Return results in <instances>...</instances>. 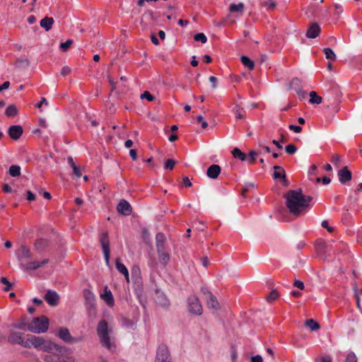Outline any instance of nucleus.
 <instances>
[{
	"instance_id": "f257e3e1",
	"label": "nucleus",
	"mask_w": 362,
	"mask_h": 362,
	"mask_svg": "<svg viewBox=\"0 0 362 362\" xmlns=\"http://www.w3.org/2000/svg\"><path fill=\"white\" fill-rule=\"evenodd\" d=\"M284 197L286 199V206L292 215L299 216L306 211L301 189H290L284 194Z\"/></svg>"
},
{
	"instance_id": "f03ea898",
	"label": "nucleus",
	"mask_w": 362,
	"mask_h": 362,
	"mask_svg": "<svg viewBox=\"0 0 362 362\" xmlns=\"http://www.w3.org/2000/svg\"><path fill=\"white\" fill-rule=\"evenodd\" d=\"M23 347L30 349L32 347L43 351H59L60 349L62 350L60 348V346L49 341L45 340L42 337H37L32 334H28V338L25 341V344H23Z\"/></svg>"
},
{
	"instance_id": "7ed1b4c3",
	"label": "nucleus",
	"mask_w": 362,
	"mask_h": 362,
	"mask_svg": "<svg viewBox=\"0 0 362 362\" xmlns=\"http://www.w3.org/2000/svg\"><path fill=\"white\" fill-rule=\"evenodd\" d=\"M97 333L102 345L107 349L112 351L115 349V345L110 341L108 332V325L106 320H102L98 322L97 326Z\"/></svg>"
},
{
	"instance_id": "20e7f679",
	"label": "nucleus",
	"mask_w": 362,
	"mask_h": 362,
	"mask_svg": "<svg viewBox=\"0 0 362 362\" xmlns=\"http://www.w3.org/2000/svg\"><path fill=\"white\" fill-rule=\"evenodd\" d=\"M49 327V320L47 317L42 315L35 317L28 324V330L33 333H44Z\"/></svg>"
},
{
	"instance_id": "39448f33",
	"label": "nucleus",
	"mask_w": 362,
	"mask_h": 362,
	"mask_svg": "<svg viewBox=\"0 0 362 362\" xmlns=\"http://www.w3.org/2000/svg\"><path fill=\"white\" fill-rule=\"evenodd\" d=\"M187 310L194 315H201L203 308L199 298L196 295H191L187 298Z\"/></svg>"
},
{
	"instance_id": "423d86ee",
	"label": "nucleus",
	"mask_w": 362,
	"mask_h": 362,
	"mask_svg": "<svg viewBox=\"0 0 362 362\" xmlns=\"http://www.w3.org/2000/svg\"><path fill=\"white\" fill-rule=\"evenodd\" d=\"M60 348L62 349H60L59 351H47L46 354L44 356V360L46 362H66L65 360V354L66 353L67 350L66 347L61 346Z\"/></svg>"
},
{
	"instance_id": "0eeeda50",
	"label": "nucleus",
	"mask_w": 362,
	"mask_h": 362,
	"mask_svg": "<svg viewBox=\"0 0 362 362\" xmlns=\"http://www.w3.org/2000/svg\"><path fill=\"white\" fill-rule=\"evenodd\" d=\"M315 250L317 255L323 260H327L330 257L332 245H329L325 241L320 240L315 244Z\"/></svg>"
},
{
	"instance_id": "6e6552de",
	"label": "nucleus",
	"mask_w": 362,
	"mask_h": 362,
	"mask_svg": "<svg viewBox=\"0 0 362 362\" xmlns=\"http://www.w3.org/2000/svg\"><path fill=\"white\" fill-rule=\"evenodd\" d=\"M155 362H172L168 348L165 344H160L158 347Z\"/></svg>"
},
{
	"instance_id": "1a4fd4ad",
	"label": "nucleus",
	"mask_w": 362,
	"mask_h": 362,
	"mask_svg": "<svg viewBox=\"0 0 362 362\" xmlns=\"http://www.w3.org/2000/svg\"><path fill=\"white\" fill-rule=\"evenodd\" d=\"M100 243L103 248L105 262L107 265L110 264V241L107 232H103L101 233L100 236Z\"/></svg>"
},
{
	"instance_id": "9d476101",
	"label": "nucleus",
	"mask_w": 362,
	"mask_h": 362,
	"mask_svg": "<svg viewBox=\"0 0 362 362\" xmlns=\"http://www.w3.org/2000/svg\"><path fill=\"white\" fill-rule=\"evenodd\" d=\"M25 341L23 334L21 332L11 331L8 336V341L11 344H20L23 347Z\"/></svg>"
},
{
	"instance_id": "9b49d317",
	"label": "nucleus",
	"mask_w": 362,
	"mask_h": 362,
	"mask_svg": "<svg viewBox=\"0 0 362 362\" xmlns=\"http://www.w3.org/2000/svg\"><path fill=\"white\" fill-rule=\"evenodd\" d=\"M49 262L48 259H45L42 261H33L27 264L21 263V267L24 270H35Z\"/></svg>"
},
{
	"instance_id": "f8f14e48",
	"label": "nucleus",
	"mask_w": 362,
	"mask_h": 362,
	"mask_svg": "<svg viewBox=\"0 0 362 362\" xmlns=\"http://www.w3.org/2000/svg\"><path fill=\"white\" fill-rule=\"evenodd\" d=\"M154 301L163 307H168L170 301L166 296L159 289H156L153 296Z\"/></svg>"
},
{
	"instance_id": "ddd939ff",
	"label": "nucleus",
	"mask_w": 362,
	"mask_h": 362,
	"mask_svg": "<svg viewBox=\"0 0 362 362\" xmlns=\"http://www.w3.org/2000/svg\"><path fill=\"white\" fill-rule=\"evenodd\" d=\"M45 300L51 306H57L59 301V296L58 293L52 290H48L45 295Z\"/></svg>"
},
{
	"instance_id": "4468645a",
	"label": "nucleus",
	"mask_w": 362,
	"mask_h": 362,
	"mask_svg": "<svg viewBox=\"0 0 362 362\" xmlns=\"http://www.w3.org/2000/svg\"><path fill=\"white\" fill-rule=\"evenodd\" d=\"M117 210L119 214L124 216H129L132 214V208L127 200L121 199L117 204Z\"/></svg>"
},
{
	"instance_id": "2eb2a0df",
	"label": "nucleus",
	"mask_w": 362,
	"mask_h": 362,
	"mask_svg": "<svg viewBox=\"0 0 362 362\" xmlns=\"http://www.w3.org/2000/svg\"><path fill=\"white\" fill-rule=\"evenodd\" d=\"M339 180L341 184H345L346 182L350 181L352 178V173L348 169L347 166L343 167L341 170L338 171Z\"/></svg>"
},
{
	"instance_id": "dca6fc26",
	"label": "nucleus",
	"mask_w": 362,
	"mask_h": 362,
	"mask_svg": "<svg viewBox=\"0 0 362 362\" xmlns=\"http://www.w3.org/2000/svg\"><path fill=\"white\" fill-rule=\"evenodd\" d=\"M23 133V127L20 125H13L11 126L8 130V134L9 136L13 139H18Z\"/></svg>"
},
{
	"instance_id": "f3484780",
	"label": "nucleus",
	"mask_w": 362,
	"mask_h": 362,
	"mask_svg": "<svg viewBox=\"0 0 362 362\" xmlns=\"http://www.w3.org/2000/svg\"><path fill=\"white\" fill-rule=\"evenodd\" d=\"M320 27L317 23H313L306 32L308 38H315L320 33Z\"/></svg>"
},
{
	"instance_id": "a211bd4d",
	"label": "nucleus",
	"mask_w": 362,
	"mask_h": 362,
	"mask_svg": "<svg viewBox=\"0 0 362 362\" xmlns=\"http://www.w3.org/2000/svg\"><path fill=\"white\" fill-rule=\"evenodd\" d=\"M221 168L218 165L213 164L207 169L206 175L211 179H216L220 175Z\"/></svg>"
},
{
	"instance_id": "6ab92c4d",
	"label": "nucleus",
	"mask_w": 362,
	"mask_h": 362,
	"mask_svg": "<svg viewBox=\"0 0 362 362\" xmlns=\"http://www.w3.org/2000/svg\"><path fill=\"white\" fill-rule=\"evenodd\" d=\"M57 337H59L64 342H71L73 340L69 329L66 327H60L57 334Z\"/></svg>"
},
{
	"instance_id": "aec40b11",
	"label": "nucleus",
	"mask_w": 362,
	"mask_h": 362,
	"mask_svg": "<svg viewBox=\"0 0 362 362\" xmlns=\"http://www.w3.org/2000/svg\"><path fill=\"white\" fill-rule=\"evenodd\" d=\"M109 306H112L115 303L114 298L110 290L106 286L104 289V293L100 295Z\"/></svg>"
},
{
	"instance_id": "412c9836",
	"label": "nucleus",
	"mask_w": 362,
	"mask_h": 362,
	"mask_svg": "<svg viewBox=\"0 0 362 362\" xmlns=\"http://www.w3.org/2000/svg\"><path fill=\"white\" fill-rule=\"evenodd\" d=\"M28 319L26 317L21 318L18 322L12 325V327L20 330L25 331L28 329V325L29 324Z\"/></svg>"
},
{
	"instance_id": "4be33fe9",
	"label": "nucleus",
	"mask_w": 362,
	"mask_h": 362,
	"mask_svg": "<svg viewBox=\"0 0 362 362\" xmlns=\"http://www.w3.org/2000/svg\"><path fill=\"white\" fill-rule=\"evenodd\" d=\"M21 251L22 255L21 256H18V261L21 262V263L22 262L23 259H31L33 257L32 253L27 246L22 245L21 246Z\"/></svg>"
},
{
	"instance_id": "5701e85b",
	"label": "nucleus",
	"mask_w": 362,
	"mask_h": 362,
	"mask_svg": "<svg viewBox=\"0 0 362 362\" xmlns=\"http://www.w3.org/2000/svg\"><path fill=\"white\" fill-rule=\"evenodd\" d=\"M54 22L53 18L47 16L40 21V25L46 31H49L52 28Z\"/></svg>"
},
{
	"instance_id": "b1692460",
	"label": "nucleus",
	"mask_w": 362,
	"mask_h": 362,
	"mask_svg": "<svg viewBox=\"0 0 362 362\" xmlns=\"http://www.w3.org/2000/svg\"><path fill=\"white\" fill-rule=\"evenodd\" d=\"M34 245L37 252H42L48 247V240L42 238L38 239L35 241Z\"/></svg>"
},
{
	"instance_id": "393cba45",
	"label": "nucleus",
	"mask_w": 362,
	"mask_h": 362,
	"mask_svg": "<svg viewBox=\"0 0 362 362\" xmlns=\"http://www.w3.org/2000/svg\"><path fill=\"white\" fill-rule=\"evenodd\" d=\"M206 300L207 305L209 308L214 309L216 310L219 309V308H220L219 303H218L215 296L210 295V296L209 298H206Z\"/></svg>"
},
{
	"instance_id": "a878e982",
	"label": "nucleus",
	"mask_w": 362,
	"mask_h": 362,
	"mask_svg": "<svg viewBox=\"0 0 362 362\" xmlns=\"http://www.w3.org/2000/svg\"><path fill=\"white\" fill-rule=\"evenodd\" d=\"M83 296H84V299H85L86 305L95 303V295L90 290L84 289Z\"/></svg>"
},
{
	"instance_id": "bb28decb",
	"label": "nucleus",
	"mask_w": 362,
	"mask_h": 362,
	"mask_svg": "<svg viewBox=\"0 0 362 362\" xmlns=\"http://www.w3.org/2000/svg\"><path fill=\"white\" fill-rule=\"evenodd\" d=\"M158 260L160 264H162L164 266H165L168 264V262L170 259V254L168 253L167 250L160 252H158Z\"/></svg>"
},
{
	"instance_id": "cd10ccee",
	"label": "nucleus",
	"mask_w": 362,
	"mask_h": 362,
	"mask_svg": "<svg viewBox=\"0 0 362 362\" xmlns=\"http://www.w3.org/2000/svg\"><path fill=\"white\" fill-rule=\"evenodd\" d=\"M232 154L233 157L236 159H239L242 161L247 160V156H246L245 153L242 152L238 148H235L232 151Z\"/></svg>"
},
{
	"instance_id": "c85d7f7f",
	"label": "nucleus",
	"mask_w": 362,
	"mask_h": 362,
	"mask_svg": "<svg viewBox=\"0 0 362 362\" xmlns=\"http://www.w3.org/2000/svg\"><path fill=\"white\" fill-rule=\"evenodd\" d=\"M260 5L268 10H274L276 6L275 0H261Z\"/></svg>"
},
{
	"instance_id": "c756f323",
	"label": "nucleus",
	"mask_w": 362,
	"mask_h": 362,
	"mask_svg": "<svg viewBox=\"0 0 362 362\" xmlns=\"http://www.w3.org/2000/svg\"><path fill=\"white\" fill-rule=\"evenodd\" d=\"M18 112V109L14 105H8L5 110V114L8 117H13L16 116Z\"/></svg>"
},
{
	"instance_id": "7c9ffc66",
	"label": "nucleus",
	"mask_w": 362,
	"mask_h": 362,
	"mask_svg": "<svg viewBox=\"0 0 362 362\" xmlns=\"http://www.w3.org/2000/svg\"><path fill=\"white\" fill-rule=\"evenodd\" d=\"M86 307L88 315L90 317L95 318L97 315V308H96L95 303L89 304V305H86Z\"/></svg>"
},
{
	"instance_id": "2f4dec72",
	"label": "nucleus",
	"mask_w": 362,
	"mask_h": 362,
	"mask_svg": "<svg viewBox=\"0 0 362 362\" xmlns=\"http://www.w3.org/2000/svg\"><path fill=\"white\" fill-rule=\"evenodd\" d=\"M310 103L311 104H320L322 101V97L319 96L315 91H311L310 93Z\"/></svg>"
},
{
	"instance_id": "473e14b6",
	"label": "nucleus",
	"mask_w": 362,
	"mask_h": 362,
	"mask_svg": "<svg viewBox=\"0 0 362 362\" xmlns=\"http://www.w3.org/2000/svg\"><path fill=\"white\" fill-rule=\"evenodd\" d=\"M305 325L309 327L311 331H315L320 329L319 323L313 319L305 320Z\"/></svg>"
},
{
	"instance_id": "72a5a7b5",
	"label": "nucleus",
	"mask_w": 362,
	"mask_h": 362,
	"mask_svg": "<svg viewBox=\"0 0 362 362\" xmlns=\"http://www.w3.org/2000/svg\"><path fill=\"white\" fill-rule=\"evenodd\" d=\"M241 62L243 64L247 67L250 70H252L255 67V64L253 61H252L247 56H243L241 57Z\"/></svg>"
},
{
	"instance_id": "f704fd0d",
	"label": "nucleus",
	"mask_w": 362,
	"mask_h": 362,
	"mask_svg": "<svg viewBox=\"0 0 362 362\" xmlns=\"http://www.w3.org/2000/svg\"><path fill=\"white\" fill-rule=\"evenodd\" d=\"M244 7L245 6L243 3H239L238 4H230V6L229 7V11L231 13L240 12L242 13L243 11Z\"/></svg>"
},
{
	"instance_id": "c9c22d12",
	"label": "nucleus",
	"mask_w": 362,
	"mask_h": 362,
	"mask_svg": "<svg viewBox=\"0 0 362 362\" xmlns=\"http://www.w3.org/2000/svg\"><path fill=\"white\" fill-rule=\"evenodd\" d=\"M323 52L325 54V57L327 59H330L332 61H335L337 59L336 54L333 52V50L327 47L323 49Z\"/></svg>"
},
{
	"instance_id": "e433bc0d",
	"label": "nucleus",
	"mask_w": 362,
	"mask_h": 362,
	"mask_svg": "<svg viewBox=\"0 0 362 362\" xmlns=\"http://www.w3.org/2000/svg\"><path fill=\"white\" fill-rule=\"evenodd\" d=\"M15 65L18 68H25L29 66V61L25 58H19L16 61Z\"/></svg>"
},
{
	"instance_id": "4c0bfd02",
	"label": "nucleus",
	"mask_w": 362,
	"mask_h": 362,
	"mask_svg": "<svg viewBox=\"0 0 362 362\" xmlns=\"http://www.w3.org/2000/svg\"><path fill=\"white\" fill-rule=\"evenodd\" d=\"M115 267H116V269L122 274H124V273L127 274V272L128 271V269H127V267L124 266V264H123L121 262H120V259L119 258H117L116 259V261H115Z\"/></svg>"
},
{
	"instance_id": "58836bf2",
	"label": "nucleus",
	"mask_w": 362,
	"mask_h": 362,
	"mask_svg": "<svg viewBox=\"0 0 362 362\" xmlns=\"http://www.w3.org/2000/svg\"><path fill=\"white\" fill-rule=\"evenodd\" d=\"M9 174L12 177H17L21 175V168L19 165H13L9 168Z\"/></svg>"
},
{
	"instance_id": "ea45409f",
	"label": "nucleus",
	"mask_w": 362,
	"mask_h": 362,
	"mask_svg": "<svg viewBox=\"0 0 362 362\" xmlns=\"http://www.w3.org/2000/svg\"><path fill=\"white\" fill-rule=\"evenodd\" d=\"M279 294L276 290H272L269 296L267 297V300L268 302H272L273 300H276L279 298Z\"/></svg>"
},
{
	"instance_id": "a19ab883",
	"label": "nucleus",
	"mask_w": 362,
	"mask_h": 362,
	"mask_svg": "<svg viewBox=\"0 0 362 362\" xmlns=\"http://www.w3.org/2000/svg\"><path fill=\"white\" fill-rule=\"evenodd\" d=\"M194 40L197 42H201L202 43H206L207 41V37L204 33H199L196 34L194 36Z\"/></svg>"
},
{
	"instance_id": "79ce46f5",
	"label": "nucleus",
	"mask_w": 362,
	"mask_h": 362,
	"mask_svg": "<svg viewBox=\"0 0 362 362\" xmlns=\"http://www.w3.org/2000/svg\"><path fill=\"white\" fill-rule=\"evenodd\" d=\"M260 153L255 151H250L249 152V156L247 158L250 163H254L256 160V156H258Z\"/></svg>"
},
{
	"instance_id": "37998d69",
	"label": "nucleus",
	"mask_w": 362,
	"mask_h": 362,
	"mask_svg": "<svg viewBox=\"0 0 362 362\" xmlns=\"http://www.w3.org/2000/svg\"><path fill=\"white\" fill-rule=\"evenodd\" d=\"M285 151L288 154L293 155L296 153L297 148L294 144H290L285 147Z\"/></svg>"
},
{
	"instance_id": "c03bdc74",
	"label": "nucleus",
	"mask_w": 362,
	"mask_h": 362,
	"mask_svg": "<svg viewBox=\"0 0 362 362\" xmlns=\"http://www.w3.org/2000/svg\"><path fill=\"white\" fill-rule=\"evenodd\" d=\"M72 44V40H67L65 42L60 44V49L62 52H66Z\"/></svg>"
},
{
	"instance_id": "a18cd8bd",
	"label": "nucleus",
	"mask_w": 362,
	"mask_h": 362,
	"mask_svg": "<svg viewBox=\"0 0 362 362\" xmlns=\"http://www.w3.org/2000/svg\"><path fill=\"white\" fill-rule=\"evenodd\" d=\"M175 163L176 162L173 159H168L165 163L164 168L165 169L172 170L174 168Z\"/></svg>"
},
{
	"instance_id": "49530a36",
	"label": "nucleus",
	"mask_w": 362,
	"mask_h": 362,
	"mask_svg": "<svg viewBox=\"0 0 362 362\" xmlns=\"http://www.w3.org/2000/svg\"><path fill=\"white\" fill-rule=\"evenodd\" d=\"M141 99H146L148 101H153L155 100V97L152 95L149 91L146 90L141 95Z\"/></svg>"
},
{
	"instance_id": "de8ad7c7",
	"label": "nucleus",
	"mask_w": 362,
	"mask_h": 362,
	"mask_svg": "<svg viewBox=\"0 0 362 362\" xmlns=\"http://www.w3.org/2000/svg\"><path fill=\"white\" fill-rule=\"evenodd\" d=\"M166 242V238L164 233H158L156 236V243H165Z\"/></svg>"
},
{
	"instance_id": "09e8293b",
	"label": "nucleus",
	"mask_w": 362,
	"mask_h": 362,
	"mask_svg": "<svg viewBox=\"0 0 362 362\" xmlns=\"http://www.w3.org/2000/svg\"><path fill=\"white\" fill-rule=\"evenodd\" d=\"M345 362H357V358L354 352L348 354Z\"/></svg>"
},
{
	"instance_id": "8fccbe9b",
	"label": "nucleus",
	"mask_w": 362,
	"mask_h": 362,
	"mask_svg": "<svg viewBox=\"0 0 362 362\" xmlns=\"http://www.w3.org/2000/svg\"><path fill=\"white\" fill-rule=\"evenodd\" d=\"M341 161V157L338 154H334L332 157L331 162L336 166H339Z\"/></svg>"
},
{
	"instance_id": "3c124183",
	"label": "nucleus",
	"mask_w": 362,
	"mask_h": 362,
	"mask_svg": "<svg viewBox=\"0 0 362 362\" xmlns=\"http://www.w3.org/2000/svg\"><path fill=\"white\" fill-rule=\"evenodd\" d=\"M230 355L233 362H235L238 358V352L234 346H230Z\"/></svg>"
},
{
	"instance_id": "603ef678",
	"label": "nucleus",
	"mask_w": 362,
	"mask_h": 362,
	"mask_svg": "<svg viewBox=\"0 0 362 362\" xmlns=\"http://www.w3.org/2000/svg\"><path fill=\"white\" fill-rule=\"evenodd\" d=\"M303 199L304 200V204H305V211H307L310 206V202L313 200V197L303 194Z\"/></svg>"
},
{
	"instance_id": "864d4df0",
	"label": "nucleus",
	"mask_w": 362,
	"mask_h": 362,
	"mask_svg": "<svg viewBox=\"0 0 362 362\" xmlns=\"http://www.w3.org/2000/svg\"><path fill=\"white\" fill-rule=\"evenodd\" d=\"M157 252H160L166 250L165 243H156Z\"/></svg>"
},
{
	"instance_id": "5fc2aeb1",
	"label": "nucleus",
	"mask_w": 362,
	"mask_h": 362,
	"mask_svg": "<svg viewBox=\"0 0 362 362\" xmlns=\"http://www.w3.org/2000/svg\"><path fill=\"white\" fill-rule=\"evenodd\" d=\"M202 294L205 296L206 298H209L210 295H213L211 292L206 286H202L200 289Z\"/></svg>"
},
{
	"instance_id": "6e6d98bb",
	"label": "nucleus",
	"mask_w": 362,
	"mask_h": 362,
	"mask_svg": "<svg viewBox=\"0 0 362 362\" xmlns=\"http://www.w3.org/2000/svg\"><path fill=\"white\" fill-rule=\"evenodd\" d=\"M197 121L199 123H201L202 127L203 129H206L208 127V123L204 120V118L202 115H199L197 117Z\"/></svg>"
},
{
	"instance_id": "4d7b16f0",
	"label": "nucleus",
	"mask_w": 362,
	"mask_h": 362,
	"mask_svg": "<svg viewBox=\"0 0 362 362\" xmlns=\"http://www.w3.org/2000/svg\"><path fill=\"white\" fill-rule=\"evenodd\" d=\"M288 129L290 130L293 131L296 133H300L302 131V128L300 126L294 125V124H290L288 126Z\"/></svg>"
},
{
	"instance_id": "13d9d810",
	"label": "nucleus",
	"mask_w": 362,
	"mask_h": 362,
	"mask_svg": "<svg viewBox=\"0 0 362 362\" xmlns=\"http://www.w3.org/2000/svg\"><path fill=\"white\" fill-rule=\"evenodd\" d=\"M286 174V171L281 172V171H274L273 173V178L276 180L279 179L281 180L283 177V175Z\"/></svg>"
},
{
	"instance_id": "bf43d9fd",
	"label": "nucleus",
	"mask_w": 362,
	"mask_h": 362,
	"mask_svg": "<svg viewBox=\"0 0 362 362\" xmlns=\"http://www.w3.org/2000/svg\"><path fill=\"white\" fill-rule=\"evenodd\" d=\"M293 286L297 287L298 288H299L300 290H303L304 288H305L303 282L300 281V280H296L293 282Z\"/></svg>"
},
{
	"instance_id": "052dcab7",
	"label": "nucleus",
	"mask_w": 362,
	"mask_h": 362,
	"mask_svg": "<svg viewBox=\"0 0 362 362\" xmlns=\"http://www.w3.org/2000/svg\"><path fill=\"white\" fill-rule=\"evenodd\" d=\"M70 73H71V69L69 66H65L62 69L61 74L63 76H66L69 75Z\"/></svg>"
},
{
	"instance_id": "680f3d73",
	"label": "nucleus",
	"mask_w": 362,
	"mask_h": 362,
	"mask_svg": "<svg viewBox=\"0 0 362 362\" xmlns=\"http://www.w3.org/2000/svg\"><path fill=\"white\" fill-rule=\"evenodd\" d=\"M26 198L29 201H35V194H33L31 191H26Z\"/></svg>"
},
{
	"instance_id": "e2e57ef3",
	"label": "nucleus",
	"mask_w": 362,
	"mask_h": 362,
	"mask_svg": "<svg viewBox=\"0 0 362 362\" xmlns=\"http://www.w3.org/2000/svg\"><path fill=\"white\" fill-rule=\"evenodd\" d=\"M72 170H73V173L77 177H80L81 176V173L79 170V168H78V166L76 165H74L73 168H72Z\"/></svg>"
},
{
	"instance_id": "0e129e2a",
	"label": "nucleus",
	"mask_w": 362,
	"mask_h": 362,
	"mask_svg": "<svg viewBox=\"0 0 362 362\" xmlns=\"http://www.w3.org/2000/svg\"><path fill=\"white\" fill-rule=\"evenodd\" d=\"M209 81L213 84L212 88L215 89L217 86V78L216 77L211 76L209 77Z\"/></svg>"
},
{
	"instance_id": "69168bd1",
	"label": "nucleus",
	"mask_w": 362,
	"mask_h": 362,
	"mask_svg": "<svg viewBox=\"0 0 362 362\" xmlns=\"http://www.w3.org/2000/svg\"><path fill=\"white\" fill-rule=\"evenodd\" d=\"M251 362H263V358L260 355H256L251 358Z\"/></svg>"
},
{
	"instance_id": "338daca9",
	"label": "nucleus",
	"mask_w": 362,
	"mask_h": 362,
	"mask_svg": "<svg viewBox=\"0 0 362 362\" xmlns=\"http://www.w3.org/2000/svg\"><path fill=\"white\" fill-rule=\"evenodd\" d=\"M321 226L323 228H327L329 232H332L334 230L333 228L329 226L327 221H323L321 223Z\"/></svg>"
},
{
	"instance_id": "774afa93",
	"label": "nucleus",
	"mask_w": 362,
	"mask_h": 362,
	"mask_svg": "<svg viewBox=\"0 0 362 362\" xmlns=\"http://www.w3.org/2000/svg\"><path fill=\"white\" fill-rule=\"evenodd\" d=\"M2 189L6 193H11L13 192L12 188L8 184H4L2 186Z\"/></svg>"
}]
</instances>
